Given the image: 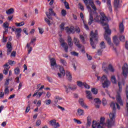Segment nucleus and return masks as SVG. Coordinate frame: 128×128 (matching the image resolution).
<instances>
[{
    "instance_id": "obj_1",
    "label": "nucleus",
    "mask_w": 128,
    "mask_h": 128,
    "mask_svg": "<svg viewBox=\"0 0 128 128\" xmlns=\"http://www.w3.org/2000/svg\"><path fill=\"white\" fill-rule=\"evenodd\" d=\"M102 17L100 18V22L102 26H104V28L105 30V33L104 34V38L105 40L107 41L108 44H111L112 40L110 38V34H112V32L108 28V19L104 12H100V14Z\"/></svg>"
},
{
    "instance_id": "obj_2",
    "label": "nucleus",
    "mask_w": 128,
    "mask_h": 128,
    "mask_svg": "<svg viewBox=\"0 0 128 128\" xmlns=\"http://www.w3.org/2000/svg\"><path fill=\"white\" fill-rule=\"evenodd\" d=\"M126 82H124V80H122V82H118L119 89L117 92L116 100L118 104H120L121 106H124V102H122V96H120V94H122V86H124Z\"/></svg>"
},
{
    "instance_id": "obj_3",
    "label": "nucleus",
    "mask_w": 128,
    "mask_h": 128,
    "mask_svg": "<svg viewBox=\"0 0 128 128\" xmlns=\"http://www.w3.org/2000/svg\"><path fill=\"white\" fill-rule=\"evenodd\" d=\"M90 36V44L92 48L96 49V42H98V30H96L94 32V31H91Z\"/></svg>"
},
{
    "instance_id": "obj_4",
    "label": "nucleus",
    "mask_w": 128,
    "mask_h": 128,
    "mask_svg": "<svg viewBox=\"0 0 128 128\" xmlns=\"http://www.w3.org/2000/svg\"><path fill=\"white\" fill-rule=\"evenodd\" d=\"M104 117H101L100 118V122H96L93 120L92 122V128H102V126H104Z\"/></svg>"
},
{
    "instance_id": "obj_5",
    "label": "nucleus",
    "mask_w": 128,
    "mask_h": 128,
    "mask_svg": "<svg viewBox=\"0 0 128 128\" xmlns=\"http://www.w3.org/2000/svg\"><path fill=\"white\" fill-rule=\"evenodd\" d=\"M102 69L106 74H108L110 72H112V64H109L107 66L106 64L103 62L102 64Z\"/></svg>"
},
{
    "instance_id": "obj_6",
    "label": "nucleus",
    "mask_w": 128,
    "mask_h": 128,
    "mask_svg": "<svg viewBox=\"0 0 128 128\" xmlns=\"http://www.w3.org/2000/svg\"><path fill=\"white\" fill-rule=\"evenodd\" d=\"M113 104V113H112V126H114V118H116V108L118 110H120V104H118V103H112Z\"/></svg>"
},
{
    "instance_id": "obj_7",
    "label": "nucleus",
    "mask_w": 128,
    "mask_h": 128,
    "mask_svg": "<svg viewBox=\"0 0 128 128\" xmlns=\"http://www.w3.org/2000/svg\"><path fill=\"white\" fill-rule=\"evenodd\" d=\"M122 75L125 78H126L128 76V65L127 64H124L123 67L122 68Z\"/></svg>"
},
{
    "instance_id": "obj_8",
    "label": "nucleus",
    "mask_w": 128,
    "mask_h": 128,
    "mask_svg": "<svg viewBox=\"0 0 128 128\" xmlns=\"http://www.w3.org/2000/svg\"><path fill=\"white\" fill-rule=\"evenodd\" d=\"M50 64L51 66V68L53 70H56V68H58V64H56V61L54 58L50 59Z\"/></svg>"
},
{
    "instance_id": "obj_9",
    "label": "nucleus",
    "mask_w": 128,
    "mask_h": 128,
    "mask_svg": "<svg viewBox=\"0 0 128 128\" xmlns=\"http://www.w3.org/2000/svg\"><path fill=\"white\" fill-rule=\"evenodd\" d=\"M46 16H48V18L49 20H52V18L50 16H54L56 18H58V16H56V14L54 13L52 9H49V13L48 12H46Z\"/></svg>"
},
{
    "instance_id": "obj_10",
    "label": "nucleus",
    "mask_w": 128,
    "mask_h": 128,
    "mask_svg": "<svg viewBox=\"0 0 128 128\" xmlns=\"http://www.w3.org/2000/svg\"><path fill=\"white\" fill-rule=\"evenodd\" d=\"M109 118H110L107 119L106 124L108 128H110L112 125V114H109Z\"/></svg>"
},
{
    "instance_id": "obj_11",
    "label": "nucleus",
    "mask_w": 128,
    "mask_h": 128,
    "mask_svg": "<svg viewBox=\"0 0 128 128\" xmlns=\"http://www.w3.org/2000/svg\"><path fill=\"white\" fill-rule=\"evenodd\" d=\"M64 86L66 90V94H68L70 92V90H68V88L71 90H76V85H74L72 87L70 86V85H68V86L64 85Z\"/></svg>"
},
{
    "instance_id": "obj_12",
    "label": "nucleus",
    "mask_w": 128,
    "mask_h": 128,
    "mask_svg": "<svg viewBox=\"0 0 128 128\" xmlns=\"http://www.w3.org/2000/svg\"><path fill=\"white\" fill-rule=\"evenodd\" d=\"M50 124L54 128H60V124L58 122L56 123V120H53L50 121Z\"/></svg>"
},
{
    "instance_id": "obj_13",
    "label": "nucleus",
    "mask_w": 128,
    "mask_h": 128,
    "mask_svg": "<svg viewBox=\"0 0 128 128\" xmlns=\"http://www.w3.org/2000/svg\"><path fill=\"white\" fill-rule=\"evenodd\" d=\"M6 48H7V54H10V52H12V42H8L6 44Z\"/></svg>"
},
{
    "instance_id": "obj_14",
    "label": "nucleus",
    "mask_w": 128,
    "mask_h": 128,
    "mask_svg": "<svg viewBox=\"0 0 128 128\" xmlns=\"http://www.w3.org/2000/svg\"><path fill=\"white\" fill-rule=\"evenodd\" d=\"M15 34L16 38H20L22 36V28H16Z\"/></svg>"
},
{
    "instance_id": "obj_15",
    "label": "nucleus",
    "mask_w": 128,
    "mask_h": 128,
    "mask_svg": "<svg viewBox=\"0 0 128 128\" xmlns=\"http://www.w3.org/2000/svg\"><path fill=\"white\" fill-rule=\"evenodd\" d=\"M66 32L68 34H74L76 30H74V27L72 26L70 28L67 26L66 28Z\"/></svg>"
},
{
    "instance_id": "obj_16",
    "label": "nucleus",
    "mask_w": 128,
    "mask_h": 128,
    "mask_svg": "<svg viewBox=\"0 0 128 128\" xmlns=\"http://www.w3.org/2000/svg\"><path fill=\"white\" fill-rule=\"evenodd\" d=\"M102 88H108V86H110V82L108 80H106L102 82Z\"/></svg>"
},
{
    "instance_id": "obj_17",
    "label": "nucleus",
    "mask_w": 128,
    "mask_h": 128,
    "mask_svg": "<svg viewBox=\"0 0 128 128\" xmlns=\"http://www.w3.org/2000/svg\"><path fill=\"white\" fill-rule=\"evenodd\" d=\"M4 70H3V73L4 74H8V70H10V66H8V64H6L4 66Z\"/></svg>"
},
{
    "instance_id": "obj_18",
    "label": "nucleus",
    "mask_w": 128,
    "mask_h": 128,
    "mask_svg": "<svg viewBox=\"0 0 128 128\" xmlns=\"http://www.w3.org/2000/svg\"><path fill=\"white\" fill-rule=\"evenodd\" d=\"M94 102H95V106L96 108H100V106L102 104V101L100 100V98H96L94 99Z\"/></svg>"
},
{
    "instance_id": "obj_19",
    "label": "nucleus",
    "mask_w": 128,
    "mask_h": 128,
    "mask_svg": "<svg viewBox=\"0 0 128 128\" xmlns=\"http://www.w3.org/2000/svg\"><path fill=\"white\" fill-rule=\"evenodd\" d=\"M118 8H120V0H114V8L115 12H118Z\"/></svg>"
},
{
    "instance_id": "obj_20",
    "label": "nucleus",
    "mask_w": 128,
    "mask_h": 128,
    "mask_svg": "<svg viewBox=\"0 0 128 128\" xmlns=\"http://www.w3.org/2000/svg\"><path fill=\"white\" fill-rule=\"evenodd\" d=\"M86 98H88V100H94V98H92V92L89 90H86Z\"/></svg>"
},
{
    "instance_id": "obj_21",
    "label": "nucleus",
    "mask_w": 128,
    "mask_h": 128,
    "mask_svg": "<svg viewBox=\"0 0 128 128\" xmlns=\"http://www.w3.org/2000/svg\"><path fill=\"white\" fill-rule=\"evenodd\" d=\"M113 42L114 44H116V46H118V44H120V40H118V36H114L113 37Z\"/></svg>"
},
{
    "instance_id": "obj_22",
    "label": "nucleus",
    "mask_w": 128,
    "mask_h": 128,
    "mask_svg": "<svg viewBox=\"0 0 128 128\" xmlns=\"http://www.w3.org/2000/svg\"><path fill=\"white\" fill-rule=\"evenodd\" d=\"M119 30L120 34H124V22H121L119 24Z\"/></svg>"
},
{
    "instance_id": "obj_23",
    "label": "nucleus",
    "mask_w": 128,
    "mask_h": 128,
    "mask_svg": "<svg viewBox=\"0 0 128 128\" xmlns=\"http://www.w3.org/2000/svg\"><path fill=\"white\" fill-rule=\"evenodd\" d=\"M79 102L80 106H82L84 108L88 110V106H86V104H84V102L83 99H80Z\"/></svg>"
},
{
    "instance_id": "obj_24",
    "label": "nucleus",
    "mask_w": 128,
    "mask_h": 128,
    "mask_svg": "<svg viewBox=\"0 0 128 128\" xmlns=\"http://www.w3.org/2000/svg\"><path fill=\"white\" fill-rule=\"evenodd\" d=\"M126 108H127V116H128V86H126Z\"/></svg>"
},
{
    "instance_id": "obj_25",
    "label": "nucleus",
    "mask_w": 128,
    "mask_h": 128,
    "mask_svg": "<svg viewBox=\"0 0 128 128\" xmlns=\"http://www.w3.org/2000/svg\"><path fill=\"white\" fill-rule=\"evenodd\" d=\"M74 42L78 48H82V46L80 44V40L76 37L74 38Z\"/></svg>"
},
{
    "instance_id": "obj_26",
    "label": "nucleus",
    "mask_w": 128,
    "mask_h": 128,
    "mask_svg": "<svg viewBox=\"0 0 128 128\" xmlns=\"http://www.w3.org/2000/svg\"><path fill=\"white\" fill-rule=\"evenodd\" d=\"M8 26H10V24L8 23L7 22L3 24V26L5 28V31L4 32V34H6V32H8Z\"/></svg>"
},
{
    "instance_id": "obj_27",
    "label": "nucleus",
    "mask_w": 128,
    "mask_h": 128,
    "mask_svg": "<svg viewBox=\"0 0 128 128\" xmlns=\"http://www.w3.org/2000/svg\"><path fill=\"white\" fill-rule=\"evenodd\" d=\"M76 114L78 116H84V111L80 108H78L77 110Z\"/></svg>"
},
{
    "instance_id": "obj_28",
    "label": "nucleus",
    "mask_w": 128,
    "mask_h": 128,
    "mask_svg": "<svg viewBox=\"0 0 128 128\" xmlns=\"http://www.w3.org/2000/svg\"><path fill=\"white\" fill-rule=\"evenodd\" d=\"M66 78L69 82H70L72 80V74L69 71H66Z\"/></svg>"
},
{
    "instance_id": "obj_29",
    "label": "nucleus",
    "mask_w": 128,
    "mask_h": 128,
    "mask_svg": "<svg viewBox=\"0 0 128 128\" xmlns=\"http://www.w3.org/2000/svg\"><path fill=\"white\" fill-rule=\"evenodd\" d=\"M68 43L70 48H72L74 46V43L72 42V40L70 36H68Z\"/></svg>"
},
{
    "instance_id": "obj_30",
    "label": "nucleus",
    "mask_w": 128,
    "mask_h": 128,
    "mask_svg": "<svg viewBox=\"0 0 128 128\" xmlns=\"http://www.w3.org/2000/svg\"><path fill=\"white\" fill-rule=\"evenodd\" d=\"M60 46H62L64 48L66 52H68V44H66V42L60 44Z\"/></svg>"
},
{
    "instance_id": "obj_31",
    "label": "nucleus",
    "mask_w": 128,
    "mask_h": 128,
    "mask_svg": "<svg viewBox=\"0 0 128 128\" xmlns=\"http://www.w3.org/2000/svg\"><path fill=\"white\" fill-rule=\"evenodd\" d=\"M62 100V98L60 96H56L54 98V104H58Z\"/></svg>"
},
{
    "instance_id": "obj_32",
    "label": "nucleus",
    "mask_w": 128,
    "mask_h": 128,
    "mask_svg": "<svg viewBox=\"0 0 128 128\" xmlns=\"http://www.w3.org/2000/svg\"><path fill=\"white\" fill-rule=\"evenodd\" d=\"M92 22H94V16H92V12H90V18L88 22V24H89V26H90V24H92Z\"/></svg>"
},
{
    "instance_id": "obj_33",
    "label": "nucleus",
    "mask_w": 128,
    "mask_h": 128,
    "mask_svg": "<svg viewBox=\"0 0 128 128\" xmlns=\"http://www.w3.org/2000/svg\"><path fill=\"white\" fill-rule=\"evenodd\" d=\"M90 124H92V119H90V117L88 116L87 118V124H86V128H90Z\"/></svg>"
},
{
    "instance_id": "obj_34",
    "label": "nucleus",
    "mask_w": 128,
    "mask_h": 128,
    "mask_svg": "<svg viewBox=\"0 0 128 128\" xmlns=\"http://www.w3.org/2000/svg\"><path fill=\"white\" fill-rule=\"evenodd\" d=\"M83 0L86 6V8L90 12H92V8H90V6L89 5H88V0Z\"/></svg>"
},
{
    "instance_id": "obj_35",
    "label": "nucleus",
    "mask_w": 128,
    "mask_h": 128,
    "mask_svg": "<svg viewBox=\"0 0 128 128\" xmlns=\"http://www.w3.org/2000/svg\"><path fill=\"white\" fill-rule=\"evenodd\" d=\"M107 4L108 6L110 12H112V4H110V0H107Z\"/></svg>"
},
{
    "instance_id": "obj_36",
    "label": "nucleus",
    "mask_w": 128,
    "mask_h": 128,
    "mask_svg": "<svg viewBox=\"0 0 128 128\" xmlns=\"http://www.w3.org/2000/svg\"><path fill=\"white\" fill-rule=\"evenodd\" d=\"M60 70L62 76H66V71L64 70V69L62 67H60Z\"/></svg>"
},
{
    "instance_id": "obj_37",
    "label": "nucleus",
    "mask_w": 128,
    "mask_h": 128,
    "mask_svg": "<svg viewBox=\"0 0 128 128\" xmlns=\"http://www.w3.org/2000/svg\"><path fill=\"white\" fill-rule=\"evenodd\" d=\"M14 8H11L6 11V14H14Z\"/></svg>"
},
{
    "instance_id": "obj_38",
    "label": "nucleus",
    "mask_w": 128,
    "mask_h": 128,
    "mask_svg": "<svg viewBox=\"0 0 128 128\" xmlns=\"http://www.w3.org/2000/svg\"><path fill=\"white\" fill-rule=\"evenodd\" d=\"M91 6L92 10H96V5L94 4V2L92 1H90L89 2Z\"/></svg>"
},
{
    "instance_id": "obj_39",
    "label": "nucleus",
    "mask_w": 128,
    "mask_h": 128,
    "mask_svg": "<svg viewBox=\"0 0 128 128\" xmlns=\"http://www.w3.org/2000/svg\"><path fill=\"white\" fill-rule=\"evenodd\" d=\"M60 64H62L63 66H66L67 63L66 62V60L60 58Z\"/></svg>"
},
{
    "instance_id": "obj_40",
    "label": "nucleus",
    "mask_w": 128,
    "mask_h": 128,
    "mask_svg": "<svg viewBox=\"0 0 128 128\" xmlns=\"http://www.w3.org/2000/svg\"><path fill=\"white\" fill-rule=\"evenodd\" d=\"M119 39L120 42H126V36H124V35H120L119 36Z\"/></svg>"
},
{
    "instance_id": "obj_41",
    "label": "nucleus",
    "mask_w": 128,
    "mask_h": 128,
    "mask_svg": "<svg viewBox=\"0 0 128 128\" xmlns=\"http://www.w3.org/2000/svg\"><path fill=\"white\" fill-rule=\"evenodd\" d=\"M91 91L94 94H98V89H96V88H92Z\"/></svg>"
},
{
    "instance_id": "obj_42",
    "label": "nucleus",
    "mask_w": 128,
    "mask_h": 128,
    "mask_svg": "<svg viewBox=\"0 0 128 128\" xmlns=\"http://www.w3.org/2000/svg\"><path fill=\"white\" fill-rule=\"evenodd\" d=\"M108 80L106 76V75H104L101 78L100 82H105V80Z\"/></svg>"
},
{
    "instance_id": "obj_43",
    "label": "nucleus",
    "mask_w": 128,
    "mask_h": 128,
    "mask_svg": "<svg viewBox=\"0 0 128 128\" xmlns=\"http://www.w3.org/2000/svg\"><path fill=\"white\" fill-rule=\"evenodd\" d=\"M100 46L101 48V50H102V48H106V44H104V42H100Z\"/></svg>"
},
{
    "instance_id": "obj_44",
    "label": "nucleus",
    "mask_w": 128,
    "mask_h": 128,
    "mask_svg": "<svg viewBox=\"0 0 128 128\" xmlns=\"http://www.w3.org/2000/svg\"><path fill=\"white\" fill-rule=\"evenodd\" d=\"M14 74H15L18 75L20 74V68H16L14 69Z\"/></svg>"
},
{
    "instance_id": "obj_45",
    "label": "nucleus",
    "mask_w": 128,
    "mask_h": 128,
    "mask_svg": "<svg viewBox=\"0 0 128 128\" xmlns=\"http://www.w3.org/2000/svg\"><path fill=\"white\" fill-rule=\"evenodd\" d=\"M16 26H24V22H22L19 23H16Z\"/></svg>"
},
{
    "instance_id": "obj_46",
    "label": "nucleus",
    "mask_w": 128,
    "mask_h": 128,
    "mask_svg": "<svg viewBox=\"0 0 128 128\" xmlns=\"http://www.w3.org/2000/svg\"><path fill=\"white\" fill-rule=\"evenodd\" d=\"M84 82H82L80 81H78L77 82V85L78 86H80V88L82 86H84Z\"/></svg>"
},
{
    "instance_id": "obj_47",
    "label": "nucleus",
    "mask_w": 128,
    "mask_h": 128,
    "mask_svg": "<svg viewBox=\"0 0 128 128\" xmlns=\"http://www.w3.org/2000/svg\"><path fill=\"white\" fill-rule=\"evenodd\" d=\"M10 84V79H6L4 82V86L8 87V84Z\"/></svg>"
},
{
    "instance_id": "obj_48",
    "label": "nucleus",
    "mask_w": 128,
    "mask_h": 128,
    "mask_svg": "<svg viewBox=\"0 0 128 128\" xmlns=\"http://www.w3.org/2000/svg\"><path fill=\"white\" fill-rule=\"evenodd\" d=\"M42 90V88H41V87H40V88L38 89V90L35 91L34 94L32 95V96H33V97H34V96H38V92H40V90Z\"/></svg>"
},
{
    "instance_id": "obj_49",
    "label": "nucleus",
    "mask_w": 128,
    "mask_h": 128,
    "mask_svg": "<svg viewBox=\"0 0 128 128\" xmlns=\"http://www.w3.org/2000/svg\"><path fill=\"white\" fill-rule=\"evenodd\" d=\"M96 17L94 18V20L96 22H100V16L98 15V13H95Z\"/></svg>"
},
{
    "instance_id": "obj_50",
    "label": "nucleus",
    "mask_w": 128,
    "mask_h": 128,
    "mask_svg": "<svg viewBox=\"0 0 128 128\" xmlns=\"http://www.w3.org/2000/svg\"><path fill=\"white\" fill-rule=\"evenodd\" d=\"M38 94H37V95H36V98H40V96H42V94H44V92H38Z\"/></svg>"
},
{
    "instance_id": "obj_51",
    "label": "nucleus",
    "mask_w": 128,
    "mask_h": 128,
    "mask_svg": "<svg viewBox=\"0 0 128 128\" xmlns=\"http://www.w3.org/2000/svg\"><path fill=\"white\" fill-rule=\"evenodd\" d=\"M10 93V90H8V87H5L4 94H8Z\"/></svg>"
},
{
    "instance_id": "obj_52",
    "label": "nucleus",
    "mask_w": 128,
    "mask_h": 128,
    "mask_svg": "<svg viewBox=\"0 0 128 128\" xmlns=\"http://www.w3.org/2000/svg\"><path fill=\"white\" fill-rule=\"evenodd\" d=\"M74 122H76V124H82V122L78 120H76V118H74Z\"/></svg>"
},
{
    "instance_id": "obj_53",
    "label": "nucleus",
    "mask_w": 128,
    "mask_h": 128,
    "mask_svg": "<svg viewBox=\"0 0 128 128\" xmlns=\"http://www.w3.org/2000/svg\"><path fill=\"white\" fill-rule=\"evenodd\" d=\"M112 84H116V76H112Z\"/></svg>"
},
{
    "instance_id": "obj_54",
    "label": "nucleus",
    "mask_w": 128,
    "mask_h": 128,
    "mask_svg": "<svg viewBox=\"0 0 128 128\" xmlns=\"http://www.w3.org/2000/svg\"><path fill=\"white\" fill-rule=\"evenodd\" d=\"M70 54L72 56H78V53L76 52H70Z\"/></svg>"
},
{
    "instance_id": "obj_55",
    "label": "nucleus",
    "mask_w": 128,
    "mask_h": 128,
    "mask_svg": "<svg viewBox=\"0 0 128 128\" xmlns=\"http://www.w3.org/2000/svg\"><path fill=\"white\" fill-rule=\"evenodd\" d=\"M64 6H65V8L67 10H70V6L68 5V2H64Z\"/></svg>"
},
{
    "instance_id": "obj_56",
    "label": "nucleus",
    "mask_w": 128,
    "mask_h": 128,
    "mask_svg": "<svg viewBox=\"0 0 128 128\" xmlns=\"http://www.w3.org/2000/svg\"><path fill=\"white\" fill-rule=\"evenodd\" d=\"M46 104L48 105L50 104V103L52 102V100H46L44 102Z\"/></svg>"
},
{
    "instance_id": "obj_57",
    "label": "nucleus",
    "mask_w": 128,
    "mask_h": 128,
    "mask_svg": "<svg viewBox=\"0 0 128 128\" xmlns=\"http://www.w3.org/2000/svg\"><path fill=\"white\" fill-rule=\"evenodd\" d=\"M78 6H79V8L81 10H84V6L82 4L79 3Z\"/></svg>"
},
{
    "instance_id": "obj_58",
    "label": "nucleus",
    "mask_w": 128,
    "mask_h": 128,
    "mask_svg": "<svg viewBox=\"0 0 128 128\" xmlns=\"http://www.w3.org/2000/svg\"><path fill=\"white\" fill-rule=\"evenodd\" d=\"M44 20L48 26L52 25V24H50V21L48 19V18H45Z\"/></svg>"
},
{
    "instance_id": "obj_59",
    "label": "nucleus",
    "mask_w": 128,
    "mask_h": 128,
    "mask_svg": "<svg viewBox=\"0 0 128 128\" xmlns=\"http://www.w3.org/2000/svg\"><path fill=\"white\" fill-rule=\"evenodd\" d=\"M60 28L61 30H64V23H62L60 24Z\"/></svg>"
},
{
    "instance_id": "obj_60",
    "label": "nucleus",
    "mask_w": 128,
    "mask_h": 128,
    "mask_svg": "<svg viewBox=\"0 0 128 128\" xmlns=\"http://www.w3.org/2000/svg\"><path fill=\"white\" fill-rule=\"evenodd\" d=\"M80 40L83 42V44H84V37L82 35H80Z\"/></svg>"
},
{
    "instance_id": "obj_61",
    "label": "nucleus",
    "mask_w": 128,
    "mask_h": 128,
    "mask_svg": "<svg viewBox=\"0 0 128 128\" xmlns=\"http://www.w3.org/2000/svg\"><path fill=\"white\" fill-rule=\"evenodd\" d=\"M42 124V120H38L36 122V126H40V124Z\"/></svg>"
},
{
    "instance_id": "obj_62",
    "label": "nucleus",
    "mask_w": 128,
    "mask_h": 128,
    "mask_svg": "<svg viewBox=\"0 0 128 128\" xmlns=\"http://www.w3.org/2000/svg\"><path fill=\"white\" fill-rule=\"evenodd\" d=\"M102 104L104 106H106L107 104L106 100L104 98H103L102 100Z\"/></svg>"
},
{
    "instance_id": "obj_63",
    "label": "nucleus",
    "mask_w": 128,
    "mask_h": 128,
    "mask_svg": "<svg viewBox=\"0 0 128 128\" xmlns=\"http://www.w3.org/2000/svg\"><path fill=\"white\" fill-rule=\"evenodd\" d=\"M38 29L40 34H42L44 32V29L40 28H38Z\"/></svg>"
},
{
    "instance_id": "obj_64",
    "label": "nucleus",
    "mask_w": 128,
    "mask_h": 128,
    "mask_svg": "<svg viewBox=\"0 0 128 128\" xmlns=\"http://www.w3.org/2000/svg\"><path fill=\"white\" fill-rule=\"evenodd\" d=\"M8 62L10 66H12V64H16V62L14 61H12V60H9L8 61Z\"/></svg>"
}]
</instances>
